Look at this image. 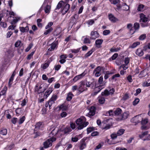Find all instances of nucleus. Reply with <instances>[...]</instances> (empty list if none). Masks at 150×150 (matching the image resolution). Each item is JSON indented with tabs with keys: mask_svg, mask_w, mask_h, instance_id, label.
Masks as SVG:
<instances>
[{
	"mask_svg": "<svg viewBox=\"0 0 150 150\" xmlns=\"http://www.w3.org/2000/svg\"><path fill=\"white\" fill-rule=\"evenodd\" d=\"M58 97L56 95L53 94L48 102L49 104V108H51V107L55 103V101L57 99Z\"/></svg>",
	"mask_w": 150,
	"mask_h": 150,
	"instance_id": "obj_8",
	"label": "nucleus"
},
{
	"mask_svg": "<svg viewBox=\"0 0 150 150\" xmlns=\"http://www.w3.org/2000/svg\"><path fill=\"white\" fill-rule=\"evenodd\" d=\"M19 29L20 31L23 33L27 32L29 30L28 26H26L25 27H20Z\"/></svg>",
	"mask_w": 150,
	"mask_h": 150,
	"instance_id": "obj_23",
	"label": "nucleus"
},
{
	"mask_svg": "<svg viewBox=\"0 0 150 150\" xmlns=\"http://www.w3.org/2000/svg\"><path fill=\"white\" fill-rule=\"evenodd\" d=\"M33 46V44L32 43H30L25 49V51L26 52H28L31 48Z\"/></svg>",
	"mask_w": 150,
	"mask_h": 150,
	"instance_id": "obj_50",
	"label": "nucleus"
},
{
	"mask_svg": "<svg viewBox=\"0 0 150 150\" xmlns=\"http://www.w3.org/2000/svg\"><path fill=\"white\" fill-rule=\"evenodd\" d=\"M147 74V72H146L144 70L142 71H141L140 74L139 75H141V76L140 77H143L145 76Z\"/></svg>",
	"mask_w": 150,
	"mask_h": 150,
	"instance_id": "obj_39",
	"label": "nucleus"
},
{
	"mask_svg": "<svg viewBox=\"0 0 150 150\" xmlns=\"http://www.w3.org/2000/svg\"><path fill=\"white\" fill-rule=\"evenodd\" d=\"M139 22L142 27L145 28L149 26L150 24L149 22L150 21V18L143 13L139 14Z\"/></svg>",
	"mask_w": 150,
	"mask_h": 150,
	"instance_id": "obj_2",
	"label": "nucleus"
},
{
	"mask_svg": "<svg viewBox=\"0 0 150 150\" xmlns=\"http://www.w3.org/2000/svg\"><path fill=\"white\" fill-rule=\"evenodd\" d=\"M140 44V43L139 42H136L129 47L132 48H134L137 47L138 45H139Z\"/></svg>",
	"mask_w": 150,
	"mask_h": 150,
	"instance_id": "obj_33",
	"label": "nucleus"
},
{
	"mask_svg": "<svg viewBox=\"0 0 150 150\" xmlns=\"http://www.w3.org/2000/svg\"><path fill=\"white\" fill-rule=\"evenodd\" d=\"M129 115V112H126L122 114V119L123 120L127 119Z\"/></svg>",
	"mask_w": 150,
	"mask_h": 150,
	"instance_id": "obj_34",
	"label": "nucleus"
},
{
	"mask_svg": "<svg viewBox=\"0 0 150 150\" xmlns=\"http://www.w3.org/2000/svg\"><path fill=\"white\" fill-rule=\"evenodd\" d=\"M87 23L89 25H92L94 23V21L93 19H90L88 21Z\"/></svg>",
	"mask_w": 150,
	"mask_h": 150,
	"instance_id": "obj_58",
	"label": "nucleus"
},
{
	"mask_svg": "<svg viewBox=\"0 0 150 150\" xmlns=\"http://www.w3.org/2000/svg\"><path fill=\"white\" fill-rule=\"evenodd\" d=\"M86 119L84 116L80 117L76 121L77 128L78 130H81L86 127L89 124L88 122H86Z\"/></svg>",
	"mask_w": 150,
	"mask_h": 150,
	"instance_id": "obj_1",
	"label": "nucleus"
},
{
	"mask_svg": "<svg viewBox=\"0 0 150 150\" xmlns=\"http://www.w3.org/2000/svg\"><path fill=\"white\" fill-rule=\"evenodd\" d=\"M95 130V127H89L87 129V134H88L91 132L94 131Z\"/></svg>",
	"mask_w": 150,
	"mask_h": 150,
	"instance_id": "obj_41",
	"label": "nucleus"
},
{
	"mask_svg": "<svg viewBox=\"0 0 150 150\" xmlns=\"http://www.w3.org/2000/svg\"><path fill=\"white\" fill-rule=\"evenodd\" d=\"M25 119V116H23L20 118L18 121V124L20 125L23 123Z\"/></svg>",
	"mask_w": 150,
	"mask_h": 150,
	"instance_id": "obj_37",
	"label": "nucleus"
},
{
	"mask_svg": "<svg viewBox=\"0 0 150 150\" xmlns=\"http://www.w3.org/2000/svg\"><path fill=\"white\" fill-rule=\"evenodd\" d=\"M56 140V139L55 137H51L43 143L44 148H47L51 146L52 145V143Z\"/></svg>",
	"mask_w": 150,
	"mask_h": 150,
	"instance_id": "obj_3",
	"label": "nucleus"
},
{
	"mask_svg": "<svg viewBox=\"0 0 150 150\" xmlns=\"http://www.w3.org/2000/svg\"><path fill=\"white\" fill-rule=\"evenodd\" d=\"M35 53L34 51L32 52L30 54H28L27 57V59L28 60L30 59L31 57H33V55L34 53Z\"/></svg>",
	"mask_w": 150,
	"mask_h": 150,
	"instance_id": "obj_53",
	"label": "nucleus"
},
{
	"mask_svg": "<svg viewBox=\"0 0 150 150\" xmlns=\"http://www.w3.org/2000/svg\"><path fill=\"white\" fill-rule=\"evenodd\" d=\"M7 90V87H4L3 89L1 91L0 93H1V95H4L6 94Z\"/></svg>",
	"mask_w": 150,
	"mask_h": 150,
	"instance_id": "obj_47",
	"label": "nucleus"
},
{
	"mask_svg": "<svg viewBox=\"0 0 150 150\" xmlns=\"http://www.w3.org/2000/svg\"><path fill=\"white\" fill-rule=\"evenodd\" d=\"M89 36H86V38H84L83 40L84 43L85 44L90 43L91 41L89 38Z\"/></svg>",
	"mask_w": 150,
	"mask_h": 150,
	"instance_id": "obj_38",
	"label": "nucleus"
},
{
	"mask_svg": "<svg viewBox=\"0 0 150 150\" xmlns=\"http://www.w3.org/2000/svg\"><path fill=\"white\" fill-rule=\"evenodd\" d=\"M95 107L94 106H92L90 109L89 112L88 113V114L90 116H92L95 115Z\"/></svg>",
	"mask_w": 150,
	"mask_h": 150,
	"instance_id": "obj_17",
	"label": "nucleus"
},
{
	"mask_svg": "<svg viewBox=\"0 0 150 150\" xmlns=\"http://www.w3.org/2000/svg\"><path fill=\"white\" fill-rule=\"evenodd\" d=\"M146 37V34H143L141 35L139 37V40H144Z\"/></svg>",
	"mask_w": 150,
	"mask_h": 150,
	"instance_id": "obj_46",
	"label": "nucleus"
},
{
	"mask_svg": "<svg viewBox=\"0 0 150 150\" xmlns=\"http://www.w3.org/2000/svg\"><path fill=\"white\" fill-rule=\"evenodd\" d=\"M71 131V129L70 127H66L63 130H60L59 132H60V136H62V135L69 133Z\"/></svg>",
	"mask_w": 150,
	"mask_h": 150,
	"instance_id": "obj_11",
	"label": "nucleus"
},
{
	"mask_svg": "<svg viewBox=\"0 0 150 150\" xmlns=\"http://www.w3.org/2000/svg\"><path fill=\"white\" fill-rule=\"evenodd\" d=\"M115 91V90L113 88H112L109 91L108 89H105L104 92L101 93V95L102 96H108L110 95L113 94Z\"/></svg>",
	"mask_w": 150,
	"mask_h": 150,
	"instance_id": "obj_7",
	"label": "nucleus"
},
{
	"mask_svg": "<svg viewBox=\"0 0 150 150\" xmlns=\"http://www.w3.org/2000/svg\"><path fill=\"white\" fill-rule=\"evenodd\" d=\"M7 134V130L6 129L3 128L0 131V135H6Z\"/></svg>",
	"mask_w": 150,
	"mask_h": 150,
	"instance_id": "obj_30",
	"label": "nucleus"
},
{
	"mask_svg": "<svg viewBox=\"0 0 150 150\" xmlns=\"http://www.w3.org/2000/svg\"><path fill=\"white\" fill-rule=\"evenodd\" d=\"M0 25L1 27L4 28H5L7 27L6 23L3 22H0Z\"/></svg>",
	"mask_w": 150,
	"mask_h": 150,
	"instance_id": "obj_52",
	"label": "nucleus"
},
{
	"mask_svg": "<svg viewBox=\"0 0 150 150\" xmlns=\"http://www.w3.org/2000/svg\"><path fill=\"white\" fill-rule=\"evenodd\" d=\"M148 132L147 131L142 132L141 134L139 135V137L140 139H142L144 136L147 135L148 134Z\"/></svg>",
	"mask_w": 150,
	"mask_h": 150,
	"instance_id": "obj_48",
	"label": "nucleus"
},
{
	"mask_svg": "<svg viewBox=\"0 0 150 150\" xmlns=\"http://www.w3.org/2000/svg\"><path fill=\"white\" fill-rule=\"evenodd\" d=\"M103 42V40L102 39H97L96 40L95 44L96 47L98 48H100L101 47L100 46Z\"/></svg>",
	"mask_w": 150,
	"mask_h": 150,
	"instance_id": "obj_19",
	"label": "nucleus"
},
{
	"mask_svg": "<svg viewBox=\"0 0 150 150\" xmlns=\"http://www.w3.org/2000/svg\"><path fill=\"white\" fill-rule=\"evenodd\" d=\"M50 6L48 5H47L45 8V13H48L50 11Z\"/></svg>",
	"mask_w": 150,
	"mask_h": 150,
	"instance_id": "obj_55",
	"label": "nucleus"
},
{
	"mask_svg": "<svg viewBox=\"0 0 150 150\" xmlns=\"http://www.w3.org/2000/svg\"><path fill=\"white\" fill-rule=\"evenodd\" d=\"M62 32V28L60 27H57L54 30L53 33V34L54 36L59 35Z\"/></svg>",
	"mask_w": 150,
	"mask_h": 150,
	"instance_id": "obj_15",
	"label": "nucleus"
},
{
	"mask_svg": "<svg viewBox=\"0 0 150 150\" xmlns=\"http://www.w3.org/2000/svg\"><path fill=\"white\" fill-rule=\"evenodd\" d=\"M117 133H112L110 135V137L111 138L113 139H115L117 138Z\"/></svg>",
	"mask_w": 150,
	"mask_h": 150,
	"instance_id": "obj_51",
	"label": "nucleus"
},
{
	"mask_svg": "<svg viewBox=\"0 0 150 150\" xmlns=\"http://www.w3.org/2000/svg\"><path fill=\"white\" fill-rule=\"evenodd\" d=\"M148 122V120L147 119H145L141 121V124L143 125L141 127L142 129H147V127L144 126Z\"/></svg>",
	"mask_w": 150,
	"mask_h": 150,
	"instance_id": "obj_16",
	"label": "nucleus"
},
{
	"mask_svg": "<svg viewBox=\"0 0 150 150\" xmlns=\"http://www.w3.org/2000/svg\"><path fill=\"white\" fill-rule=\"evenodd\" d=\"M74 96V95L71 92H70L67 94L66 100L68 101H70L72 99V97Z\"/></svg>",
	"mask_w": 150,
	"mask_h": 150,
	"instance_id": "obj_26",
	"label": "nucleus"
},
{
	"mask_svg": "<svg viewBox=\"0 0 150 150\" xmlns=\"http://www.w3.org/2000/svg\"><path fill=\"white\" fill-rule=\"evenodd\" d=\"M148 49H150V43L148 44L147 45L144 46L143 47V50L146 51Z\"/></svg>",
	"mask_w": 150,
	"mask_h": 150,
	"instance_id": "obj_61",
	"label": "nucleus"
},
{
	"mask_svg": "<svg viewBox=\"0 0 150 150\" xmlns=\"http://www.w3.org/2000/svg\"><path fill=\"white\" fill-rule=\"evenodd\" d=\"M70 8V5L65 3L63 4V6L62 8L61 12L63 15L65 14L68 11Z\"/></svg>",
	"mask_w": 150,
	"mask_h": 150,
	"instance_id": "obj_9",
	"label": "nucleus"
},
{
	"mask_svg": "<svg viewBox=\"0 0 150 150\" xmlns=\"http://www.w3.org/2000/svg\"><path fill=\"white\" fill-rule=\"evenodd\" d=\"M53 23L52 22H50L48 23L47 25L45 27V29H47L51 28L53 25Z\"/></svg>",
	"mask_w": 150,
	"mask_h": 150,
	"instance_id": "obj_45",
	"label": "nucleus"
},
{
	"mask_svg": "<svg viewBox=\"0 0 150 150\" xmlns=\"http://www.w3.org/2000/svg\"><path fill=\"white\" fill-rule=\"evenodd\" d=\"M94 50H93V49H92L90 51H88L87 53L85 55L84 57L85 58H87L88 57L90 56L91 54L93 53V52H94Z\"/></svg>",
	"mask_w": 150,
	"mask_h": 150,
	"instance_id": "obj_36",
	"label": "nucleus"
},
{
	"mask_svg": "<svg viewBox=\"0 0 150 150\" xmlns=\"http://www.w3.org/2000/svg\"><path fill=\"white\" fill-rule=\"evenodd\" d=\"M99 134V132L97 131H95L93 132L91 134V136L92 137H95L98 136Z\"/></svg>",
	"mask_w": 150,
	"mask_h": 150,
	"instance_id": "obj_60",
	"label": "nucleus"
},
{
	"mask_svg": "<svg viewBox=\"0 0 150 150\" xmlns=\"http://www.w3.org/2000/svg\"><path fill=\"white\" fill-rule=\"evenodd\" d=\"M122 111V110L120 109L119 108H117L114 111V115H118L121 113Z\"/></svg>",
	"mask_w": 150,
	"mask_h": 150,
	"instance_id": "obj_29",
	"label": "nucleus"
},
{
	"mask_svg": "<svg viewBox=\"0 0 150 150\" xmlns=\"http://www.w3.org/2000/svg\"><path fill=\"white\" fill-rule=\"evenodd\" d=\"M63 4H64V2L63 1H59L57 5V7L55 9V10H59L61 7L62 8L63 6Z\"/></svg>",
	"mask_w": 150,
	"mask_h": 150,
	"instance_id": "obj_25",
	"label": "nucleus"
},
{
	"mask_svg": "<svg viewBox=\"0 0 150 150\" xmlns=\"http://www.w3.org/2000/svg\"><path fill=\"white\" fill-rule=\"evenodd\" d=\"M59 108L60 110H62V111H66L68 109V106L64 104L60 105Z\"/></svg>",
	"mask_w": 150,
	"mask_h": 150,
	"instance_id": "obj_24",
	"label": "nucleus"
},
{
	"mask_svg": "<svg viewBox=\"0 0 150 150\" xmlns=\"http://www.w3.org/2000/svg\"><path fill=\"white\" fill-rule=\"evenodd\" d=\"M121 48L120 47L116 48H112L110 49V51L111 52H117L120 50Z\"/></svg>",
	"mask_w": 150,
	"mask_h": 150,
	"instance_id": "obj_42",
	"label": "nucleus"
},
{
	"mask_svg": "<svg viewBox=\"0 0 150 150\" xmlns=\"http://www.w3.org/2000/svg\"><path fill=\"white\" fill-rule=\"evenodd\" d=\"M87 139V138H83L80 141L79 145V149L80 150H83L86 147L87 143L85 141Z\"/></svg>",
	"mask_w": 150,
	"mask_h": 150,
	"instance_id": "obj_6",
	"label": "nucleus"
},
{
	"mask_svg": "<svg viewBox=\"0 0 150 150\" xmlns=\"http://www.w3.org/2000/svg\"><path fill=\"white\" fill-rule=\"evenodd\" d=\"M129 60L130 59L129 57H126L125 58L124 62L126 65H127L129 64Z\"/></svg>",
	"mask_w": 150,
	"mask_h": 150,
	"instance_id": "obj_59",
	"label": "nucleus"
},
{
	"mask_svg": "<svg viewBox=\"0 0 150 150\" xmlns=\"http://www.w3.org/2000/svg\"><path fill=\"white\" fill-rule=\"evenodd\" d=\"M85 82L84 81H81L80 83L79 87L77 89L78 95L80 94L84 91L87 90L86 87H85Z\"/></svg>",
	"mask_w": 150,
	"mask_h": 150,
	"instance_id": "obj_4",
	"label": "nucleus"
},
{
	"mask_svg": "<svg viewBox=\"0 0 150 150\" xmlns=\"http://www.w3.org/2000/svg\"><path fill=\"white\" fill-rule=\"evenodd\" d=\"M102 71L103 72L104 71V68L103 67L98 66L93 71V73L95 74V76L96 77H98L100 76L101 75V71Z\"/></svg>",
	"mask_w": 150,
	"mask_h": 150,
	"instance_id": "obj_5",
	"label": "nucleus"
},
{
	"mask_svg": "<svg viewBox=\"0 0 150 150\" xmlns=\"http://www.w3.org/2000/svg\"><path fill=\"white\" fill-rule=\"evenodd\" d=\"M136 54L139 56H142L144 54L143 50L141 48L137 49L135 52Z\"/></svg>",
	"mask_w": 150,
	"mask_h": 150,
	"instance_id": "obj_21",
	"label": "nucleus"
},
{
	"mask_svg": "<svg viewBox=\"0 0 150 150\" xmlns=\"http://www.w3.org/2000/svg\"><path fill=\"white\" fill-rule=\"evenodd\" d=\"M106 114L107 115L113 116L114 115V111L112 110H110L106 112Z\"/></svg>",
	"mask_w": 150,
	"mask_h": 150,
	"instance_id": "obj_43",
	"label": "nucleus"
},
{
	"mask_svg": "<svg viewBox=\"0 0 150 150\" xmlns=\"http://www.w3.org/2000/svg\"><path fill=\"white\" fill-rule=\"evenodd\" d=\"M60 130H57L56 128L54 129L50 134V136H53L57 134H60V132H59Z\"/></svg>",
	"mask_w": 150,
	"mask_h": 150,
	"instance_id": "obj_20",
	"label": "nucleus"
},
{
	"mask_svg": "<svg viewBox=\"0 0 150 150\" xmlns=\"http://www.w3.org/2000/svg\"><path fill=\"white\" fill-rule=\"evenodd\" d=\"M140 27V24L139 23L136 22L134 25V27L135 30H138Z\"/></svg>",
	"mask_w": 150,
	"mask_h": 150,
	"instance_id": "obj_40",
	"label": "nucleus"
},
{
	"mask_svg": "<svg viewBox=\"0 0 150 150\" xmlns=\"http://www.w3.org/2000/svg\"><path fill=\"white\" fill-rule=\"evenodd\" d=\"M13 78H14L13 77H12L11 76V77L9 79V81L8 83V85L10 87L11 86V85L12 84V83L11 82L13 81Z\"/></svg>",
	"mask_w": 150,
	"mask_h": 150,
	"instance_id": "obj_56",
	"label": "nucleus"
},
{
	"mask_svg": "<svg viewBox=\"0 0 150 150\" xmlns=\"http://www.w3.org/2000/svg\"><path fill=\"white\" fill-rule=\"evenodd\" d=\"M125 131V130L123 129H119L117 132V133L118 136H120L123 134Z\"/></svg>",
	"mask_w": 150,
	"mask_h": 150,
	"instance_id": "obj_32",
	"label": "nucleus"
},
{
	"mask_svg": "<svg viewBox=\"0 0 150 150\" xmlns=\"http://www.w3.org/2000/svg\"><path fill=\"white\" fill-rule=\"evenodd\" d=\"M44 32V34L45 35H47L50 33L52 30L53 28L52 27L50 28L47 29Z\"/></svg>",
	"mask_w": 150,
	"mask_h": 150,
	"instance_id": "obj_35",
	"label": "nucleus"
},
{
	"mask_svg": "<svg viewBox=\"0 0 150 150\" xmlns=\"http://www.w3.org/2000/svg\"><path fill=\"white\" fill-rule=\"evenodd\" d=\"M53 90V88L52 87H50L48 89L45 91L44 95V98H47L51 93Z\"/></svg>",
	"mask_w": 150,
	"mask_h": 150,
	"instance_id": "obj_12",
	"label": "nucleus"
},
{
	"mask_svg": "<svg viewBox=\"0 0 150 150\" xmlns=\"http://www.w3.org/2000/svg\"><path fill=\"white\" fill-rule=\"evenodd\" d=\"M109 20L112 23H115L118 21V19L115 17L112 13L109 14L108 15Z\"/></svg>",
	"mask_w": 150,
	"mask_h": 150,
	"instance_id": "obj_14",
	"label": "nucleus"
},
{
	"mask_svg": "<svg viewBox=\"0 0 150 150\" xmlns=\"http://www.w3.org/2000/svg\"><path fill=\"white\" fill-rule=\"evenodd\" d=\"M86 74L84 72H83L81 74L75 76L73 79V80L75 82L81 79Z\"/></svg>",
	"mask_w": 150,
	"mask_h": 150,
	"instance_id": "obj_18",
	"label": "nucleus"
},
{
	"mask_svg": "<svg viewBox=\"0 0 150 150\" xmlns=\"http://www.w3.org/2000/svg\"><path fill=\"white\" fill-rule=\"evenodd\" d=\"M129 98V94L127 93H125L123 97V99L124 100H126Z\"/></svg>",
	"mask_w": 150,
	"mask_h": 150,
	"instance_id": "obj_62",
	"label": "nucleus"
},
{
	"mask_svg": "<svg viewBox=\"0 0 150 150\" xmlns=\"http://www.w3.org/2000/svg\"><path fill=\"white\" fill-rule=\"evenodd\" d=\"M42 68L44 69H47L49 66V65L47 63H45L44 64H43L42 65Z\"/></svg>",
	"mask_w": 150,
	"mask_h": 150,
	"instance_id": "obj_63",
	"label": "nucleus"
},
{
	"mask_svg": "<svg viewBox=\"0 0 150 150\" xmlns=\"http://www.w3.org/2000/svg\"><path fill=\"white\" fill-rule=\"evenodd\" d=\"M18 119L14 117L11 120V122L14 124H15L17 121Z\"/></svg>",
	"mask_w": 150,
	"mask_h": 150,
	"instance_id": "obj_64",
	"label": "nucleus"
},
{
	"mask_svg": "<svg viewBox=\"0 0 150 150\" xmlns=\"http://www.w3.org/2000/svg\"><path fill=\"white\" fill-rule=\"evenodd\" d=\"M139 115H137L133 117L131 120V122L135 123H138L140 122V120H139Z\"/></svg>",
	"mask_w": 150,
	"mask_h": 150,
	"instance_id": "obj_22",
	"label": "nucleus"
},
{
	"mask_svg": "<svg viewBox=\"0 0 150 150\" xmlns=\"http://www.w3.org/2000/svg\"><path fill=\"white\" fill-rule=\"evenodd\" d=\"M139 99L138 98H136L133 102V105H136L139 103Z\"/></svg>",
	"mask_w": 150,
	"mask_h": 150,
	"instance_id": "obj_49",
	"label": "nucleus"
},
{
	"mask_svg": "<svg viewBox=\"0 0 150 150\" xmlns=\"http://www.w3.org/2000/svg\"><path fill=\"white\" fill-rule=\"evenodd\" d=\"M118 56V54L117 53L114 54L110 58V60H114Z\"/></svg>",
	"mask_w": 150,
	"mask_h": 150,
	"instance_id": "obj_44",
	"label": "nucleus"
},
{
	"mask_svg": "<svg viewBox=\"0 0 150 150\" xmlns=\"http://www.w3.org/2000/svg\"><path fill=\"white\" fill-rule=\"evenodd\" d=\"M144 5L143 4H139L137 7V10L139 11H143L144 10Z\"/></svg>",
	"mask_w": 150,
	"mask_h": 150,
	"instance_id": "obj_31",
	"label": "nucleus"
},
{
	"mask_svg": "<svg viewBox=\"0 0 150 150\" xmlns=\"http://www.w3.org/2000/svg\"><path fill=\"white\" fill-rule=\"evenodd\" d=\"M90 39L91 40H95L99 36V34L97 31H91V33Z\"/></svg>",
	"mask_w": 150,
	"mask_h": 150,
	"instance_id": "obj_13",
	"label": "nucleus"
},
{
	"mask_svg": "<svg viewBox=\"0 0 150 150\" xmlns=\"http://www.w3.org/2000/svg\"><path fill=\"white\" fill-rule=\"evenodd\" d=\"M58 43L57 41H54L50 45V47L48 49V51H52L57 47Z\"/></svg>",
	"mask_w": 150,
	"mask_h": 150,
	"instance_id": "obj_10",
	"label": "nucleus"
},
{
	"mask_svg": "<svg viewBox=\"0 0 150 150\" xmlns=\"http://www.w3.org/2000/svg\"><path fill=\"white\" fill-rule=\"evenodd\" d=\"M81 48H79L77 49H70L69 51L71 52L72 53H74V54L78 53L80 51Z\"/></svg>",
	"mask_w": 150,
	"mask_h": 150,
	"instance_id": "obj_27",
	"label": "nucleus"
},
{
	"mask_svg": "<svg viewBox=\"0 0 150 150\" xmlns=\"http://www.w3.org/2000/svg\"><path fill=\"white\" fill-rule=\"evenodd\" d=\"M99 97L98 98V102L100 104H103L105 101V98L103 97L104 96Z\"/></svg>",
	"mask_w": 150,
	"mask_h": 150,
	"instance_id": "obj_28",
	"label": "nucleus"
},
{
	"mask_svg": "<svg viewBox=\"0 0 150 150\" xmlns=\"http://www.w3.org/2000/svg\"><path fill=\"white\" fill-rule=\"evenodd\" d=\"M141 91V90L140 88H138L136 90V93H134V95L135 96H137L138 94L140 93Z\"/></svg>",
	"mask_w": 150,
	"mask_h": 150,
	"instance_id": "obj_57",
	"label": "nucleus"
},
{
	"mask_svg": "<svg viewBox=\"0 0 150 150\" xmlns=\"http://www.w3.org/2000/svg\"><path fill=\"white\" fill-rule=\"evenodd\" d=\"M110 31L109 30H105L103 32L104 35H107L110 33Z\"/></svg>",
	"mask_w": 150,
	"mask_h": 150,
	"instance_id": "obj_54",
	"label": "nucleus"
}]
</instances>
